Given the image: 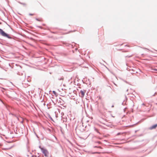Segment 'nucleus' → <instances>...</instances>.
Here are the masks:
<instances>
[{"label":"nucleus","instance_id":"obj_8","mask_svg":"<svg viewBox=\"0 0 157 157\" xmlns=\"http://www.w3.org/2000/svg\"><path fill=\"white\" fill-rule=\"evenodd\" d=\"M112 107H114V106H112Z\"/></svg>","mask_w":157,"mask_h":157},{"label":"nucleus","instance_id":"obj_9","mask_svg":"<svg viewBox=\"0 0 157 157\" xmlns=\"http://www.w3.org/2000/svg\"><path fill=\"white\" fill-rule=\"evenodd\" d=\"M156 70L157 71V70Z\"/></svg>","mask_w":157,"mask_h":157},{"label":"nucleus","instance_id":"obj_3","mask_svg":"<svg viewBox=\"0 0 157 157\" xmlns=\"http://www.w3.org/2000/svg\"><path fill=\"white\" fill-rule=\"evenodd\" d=\"M85 92H86L85 91H83L82 90L80 91V93L81 95V98H83V97H84Z\"/></svg>","mask_w":157,"mask_h":157},{"label":"nucleus","instance_id":"obj_4","mask_svg":"<svg viewBox=\"0 0 157 157\" xmlns=\"http://www.w3.org/2000/svg\"><path fill=\"white\" fill-rule=\"evenodd\" d=\"M157 127V124H155L152 126L149 129L150 130H152L154 129H155Z\"/></svg>","mask_w":157,"mask_h":157},{"label":"nucleus","instance_id":"obj_2","mask_svg":"<svg viewBox=\"0 0 157 157\" xmlns=\"http://www.w3.org/2000/svg\"><path fill=\"white\" fill-rule=\"evenodd\" d=\"M40 148L41 149L42 153L45 156H47L48 155V151L45 149L41 147H40Z\"/></svg>","mask_w":157,"mask_h":157},{"label":"nucleus","instance_id":"obj_5","mask_svg":"<svg viewBox=\"0 0 157 157\" xmlns=\"http://www.w3.org/2000/svg\"><path fill=\"white\" fill-rule=\"evenodd\" d=\"M29 15H31V16H32V15H34V14L33 13V14H29Z\"/></svg>","mask_w":157,"mask_h":157},{"label":"nucleus","instance_id":"obj_1","mask_svg":"<svg viewBox=\"0 0 157 157\" xmlns=\"http://www.w3.org/2000/svg\"><path fill=\"white\" fill-rule=\"evenodd\" d=\"M0 34L2 36L6 37L10 39L11 38L10 36L8 34L6 33L4 31H3L1 29H0Z\"/></svg>","mask_w":157,"mask_h":157},{"label":"nucleus","instance_id":"obj_6","mask_svg":"<svg viewBox=\"0 0 157 157\" xmlns=\"http://www.w3.org/2000/svg\"><path fill=\"white\" fill-rule=\"evenodd\" d=\"M53 92L55 94L56 93V92L55 91H53Z\"/></svg>","mask_w":157,"mask_h":157},{"label":"nucleus","instance_id":"obj_7","mask_svg":"<svg viewBox=\"0 0 157 157\" xmlns=\"http://www.w3.org/2000/svg\"><path fill=\"white\" fill-rule=\"evenodd\" d=\"M98 148H101V147L100 146H99L98 147Z\"/></svg>","mask_w":157,"mask_h":157}]
</instances>
